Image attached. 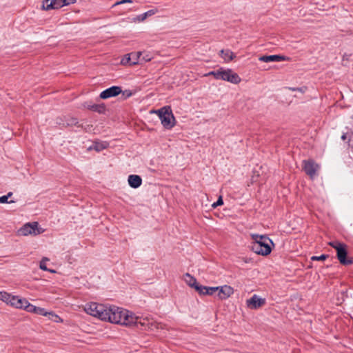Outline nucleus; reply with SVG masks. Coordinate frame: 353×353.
<instances>
[{"label": "nucleus", "mask_w": 353, "mask_h": 353, "mask_svg": "<svg viewBox=\"0 0 353 353\" xmlns=\"http://www.w3.org/2000/svg\"><path fill=\"white\" fill-rule=\"evenodd\" d=\"M219 79L237 84L240 83L241 78L237 73L234 72L231 69L220 68Z\"/></svg>", "instance_id": "obj_6"}, {"label": "nucleus", "mask_w": 353, "mask_h": 353, "mask_svg": "<svg viewBox=\"0 0 353 353\" xmlns=\"http://www.w3.org/2000/svg\"><path fill=\"white\" fill-rule=\"evenodd\" d=\"M328 258V255L322 254L321 256H313L311 257L312 261H325Z\"/></svg>", "instance_id": "obj_31"}, {"label": "nucleus", "mask_w": 353, "mask_h": 353, "mask_svg": "<svg viewBox=\"0 0 353 353\" xmlns=\"http://www.w3.org/2000/svg\"><path fill=\"white\" fill-rule=\"evenodd\" d=\"M163 328L164 325H163L161 323H158L154 319H152V320H150V325L147 330L157 331L159 330H162Z\"/></svg>", "instance_id": "obj_19"}, {"label": "nucleus", "mask_w": 353, "mask_h": 353, "mask_svg": "<svg viewBox=\"0 0 353 353\" xmlns=\"http://www.w3.org/2000/svg\"><path fill=\"white\" fill-rule=\"evenodd\" d=\"M341 139H342L343 140H345V139H346V134H343V135L341 136Z\"/></svg>", "instance_id": "obj_41"}, {"label": "nucleus", "mask_w": 353, "mask_h": 353, "mask_svg": "<svg viewBox=\"0 0 353 353\" xmlns=\"http://www.w3.org/2000/svg\"><path fill=\"white\" fill-rule=\"evenodd\" d=\"M49 259L47 258V257H43L41 261H40V263H39V268L40 269H41L42 270H44V271H48L51 273H55L56 271L54 270H51V269H48L46 266V262L49 261Z\"/></svg>", "instance_id": "obj_20"}, {"label": "nucleus", "mask_w": 353, "mask_h": 353, "mask_svg": "<svg viewBox=\"0 0 353 353\" xmlns=\"http://www.w3.org/2000/svg\"><path fill=\"white\" fill-rule=\"evenodd\" d=\"M329 245L336 250L337 258L341 264L350 265L353 263L351 259H347L346 258L347 252L346 245L344 243L339 241H332L329 243Z\"/></svg>", "instance_id": "obj_4"}, {"label": "nucleus", "mask_w": 353, "mask_h": 353, "mask_svg": "<svg viewBox=\"0 0 353 353\" xmlns=\"http://www.w3.org/2000/svg\"><path fill=\"white\" fill-rule=\"evenodd\" d=\"M289 58L281 55H263L259 57V60L262 62H279L283 61H287Z\"/></svg>", "instance_id": "obj_13"}, {"label": "nucleus", "mask_w": 353, "mask_h": 353, "mask_svg": "<svg viewBox=\"0 0 353 353\" xmlns=\"http://www.w3.org/2000/svg\"><path fill=\"white\" fill-rule=\"evenodd\" d=\"M303 168L305 172L309 175L311 179H313L316 175L317 171L319 169V165L315 163L312 160L303 161Z\"/></svg>", "instance_id": "obj_7"}, {"label": "nucleus", "mask_w": 353, "mask_h": 353, "mask_svg": "<svg viewBox=\"0 0 353 353\" xmlns=\"http://www.w3.org/2000/svg\"><path fill=\"white\" fill-rule=\"evenodd\" d=\"M134 320L132 323V325H135L137 327H140L143 330H147L150 323V320H152V318L150 317H138L134 316Z\"/></svg>", "instance_id": "obj_11"}, {"label": "nucleus", "mask_w": 353, "mask_h": 353, "mask_svg": "<svg viewBox=\"0 0 353 353\" xmlns=\"http://www.w3.org/2000/svg\"><path fill=\"white\" fill-rule=\"evenodd\" d=\"M265 304V299L254 294L250 299L246 301V305L251 310H257Z\"/></svg>", "instance_id": "obj_8"}, {"label": "nucleus", "mask_w": 353, "mask_h": 353, "mask_svg": "<svg viewBox=\"0 0 353 353\" xmlns=\"http://www.w3.org/2000/svg\"><path fill=\"white\" fill-rule=\"evenodd\" d=\"M251 238L253 240L251 244L252 250L257 254L266 256L271 251V245H273L272 240L266 235L252 234Z\"/></svg>", "instance_id": "obj_2"}, {"label": "nucleus", "mask_w": 353, "mask_h": 353, "mask_svg": "<svg viewBox=\"0 0 353 353\" xmlns=\"http://www.w3.org/2000/svg\"><path fill=\"white\" fill-rule=\"evenodd\" d=\"M183 280L185 283L192 288L198 283L196 279L189 273H186L183 275Z\"/></svg>", "instance_id": "obj_18"}, {"label": "nucleus", "mask_w": 353, "mask_h": 353, "mask_svg": "<svg viewBox=\"0 0 353 353\" xmlns=\"http://www.w3.org/2000/svg\"><path fill=\"white\" fill-rule=\"evenodd\" d=\"M48 313V312L46 311V310L44 308L39 307H37V312H36L37 314L44 316H47Z\"/></svg>", "instance_id": "obj_33"}, {"label": "nucleus", "mask_w": 353, "mask_h": 353, "mask_svg": "<svg viewBox=\"0 0 353 353\" xmlns=\"http://www.w3.org/2000/svg\"><path fill=\"white\" fill-rule=\"evenodd\" d=\"M121 63L122 65H126V64L133 65L132 63L130 53L125 55L124 57L122 58V59L121 60Z\"/></svg>", "instance_id": "obj_26"}, {"label": "nucleus", "mask_w": 353, "mask_h": 353, "mask_svg": "<svg viewBox=\"0 0 353 353\" xmlns=\"http://www.w3.org/2000/svg\"><path fill=\"white\" fill-rule=\"evenodd\" d=\"M44 230L39 226L37 222L28 223L19 230V234L23 236L42 234Z\"/></svg>", "instance_id": "obj_5"}, {"label": "nucleus", "mask_w": 353, "mask_h": 353, "mask_svg": "<svg viewBox=\"0 0 353 353\" xmlns=\"http://www.w3.org/2000/svg\"><path fill=\"white\" fill-rule=\"evenodd\" d=\"M26 304V299L21 298L19 296L11 295L8 305L17 308L23 309L24 305Z\"/></svg>", "instance_id": "obj_14"}, {"label": "nucleus", "mask_w": 353, "mask_h": 353, "mask_svg": "<svg viewBox=\"0 0 353 353\" xmlns=\"http://www.w3.org/2000/svg\"><path fill=\"white\" fill-rule=\"evenodd\" d=\"M193 288L196 292H198L199 294L205 295L206 286H203L200 285L199 283H197Z\"/></svg>", "instance_id": "obj_25"}, {"label": "nucleus", "mask_w": 353, "mask_h": 353, "mask_svg": "<svg viewBox=\"0 0 353 353\" xmlns=\"http://www.w3.org/2000/svg\"><path fill=\"white\" fill-rule=\"evenodd\" d=\"M65 6L69 5L70 3H73L76 1V0H65Z\"/></svg>", "instance_id": "obj_38"}, {"label": "nucleus", "mask_w": 353, "mask_h": 353, "mask_svg": "<svg viewBox=\"0 0 353 353\" xmlns=\"http://www.w3.org/2000/svg\"><path fill=\"white\" fill-rule=\"evenodd\" d=\"M220 69L214 71H210L204 74V77L213 76L216 79H219Z\"/></svg>", "instance_id": "obj_29"}, {"label": "nucleus", "mask_w": 353, "mask_h": 353, "mask_svg": "<svg viewBox=\"0 0 353 353\" xmlns=\"http://www.w3.org/2000/svg\"><path fill=\"white\" fill-rule=\"evenodd\" d=\"M132 63L135 65L138 63L139 61L141 59L142 53L141 52L130 53Z\"/></svg>", "instance_id": "obj_21"}, {"label": "nucleus", "mask_w": 353, "mask_h": 353, "mask_svg": "<svg viewBox=\"0 0 353 353\" xmlns=\"http://www.w3.org/2000/svg\"><path fill=\"white\" fill-rule=\"evenodd\" d=\"M65 0H43L42 8L45 10L59 9L65 6Z\"/></svg>", "instance_id": "obj_10"}, {"label": "nucleus", "mask_w": 353, "mask_h": 353, "mask_svg": "<svg viewBox=\"0 0 353 353\" xmlns=\"http://www.w3.org/2000/svg\"><path fill=\"white\" fill-rule=\"evenodd\" d=\"M132 0H121V1L115 3L114 6H117V5H119V4H121V3H132Z\"/></svg>", "instance_id": "obj_37"}, {"label": "nucleus", "mask_w": 353, "mask_h": 353, "mask_svg": "<svg viewBox=\"0 0 353 353\" xmlns=\"http://www.w3.org/2000/svg\"><path fill=\"white\" fill-rule=\"evenodd\" d=\"M219 287H207L205 290V295H212L214 293L217 292Z\"/></svg>", "instance_id": "obj_30"}, {"label": "nucleus", "mask_w": 353, "mask_h": 353, "mask_svg": "<svg viewBox=\"0 0 353 353\" xmlns=\"http://www.w3.org/2000/svg\"><path fill=\"white\" fill-rule=\"evenodd\" d=\"M156 12H157V11L154 10H150L147 11L146 12L143 13V14H141L139 17L141 18V20L143 21V20L145 19L148 17H150V16L154 14Z\"/></svg>", "instance_id": "obj_28"}, {"label": "nucleus", "mask_w": 353, "mask_h": 353, "mask_svg": "<svg viewBox=\"0 0 353 353\" xmlns=\"http://www.w3.org/2000/svg\"><path fill=\"white\" fill-rule=\"evenodd\" d=\"M83 107L93 112L103 114L105 112L106 108L104 103L97 104L91 101H87L83 103Z\"/></svg>", "instance_id": "obj_12"}, {"label": "nucleus", "mask_w": 353, "mask_h": 353, "mask_svg": "<svg viewBox=\"0 0 353 353\" xmlns=\"http://www.w3.org/2000/svg\"><path fill=\"white\" fill-rule=\"evenodd\" d=\"M8 198L6 195L2 196L0 197V203H13V201H8Z\"/></svg>", "instance_id": "obj_34"}, {"label": "nucleus", "mask_w": 353, "mask_h": 353, "mask_svg": "<svg viewBox=\"0 0 353 353\" xmlns=\"http://www.w3.org/2000/svg\"><path fill=\"white\" fill-rule=\"evenodd\" d=\"M126 93V97H129L132 95V93L130 91H127L125 90L124 92H123V94H125Z\"/></svg>", "instance_id": "obj_39"}, {"label": "nucleus", "mask_w": 353, "mask_h": 353, "mask_svg": "<svg viewBox=\"0 0 353 353\" xmlns=\"http://www.w3.org/2000/svg\"><path fill=\"white\" fill-rule=\"evenodd\" d=\"M12 195V192H10L8 193L7 195H6V196H8V198L10 197Z\"/></svg>", "instance_id": "obj_40"}, {"label": "nucleus", "mask_w": 353, "mask_h": 353, "mask_svg": "<svg viewBox=\"0 0 353 353\" xmlns=\"http://www.w3.org/2000/svg\"><path fill=\"white\" fill-rule=\"evenodd\" d=\"M121 92L122 90L120 86H112L102 91L99 97L101 99H107L110 97H117Z\"/></svg>", "instance_id": "obj_9"}, {"label": "nucleus", "mask_w": 353, "mask_h": 353, "mask_svg": "<svg viewBox=\"0 0 353 353\" xmlns=\"http://www.w3.org/2000/svg\"><path fill=\"white\" fill-rule=\"evenodd\" d=\"M159 116L161 124L165 128L171 129L174 126L175 118L169 106H165L155 111Z\"/></svg>", "instance_id": "obj_3"}, {"label": "nucleus", "mask_w": 353, "mask_h": 353, "mask_svg": "<svg viewBox=\"0 0 353 353\" xmlns=\"http://www.w3.org/2000/svg\"><path fill=\"white\" fill-rule=\"evenodd\" d=\"M37 307H38L30 303L26 299V304L24 305L23 309L28 312L36 314Z\"/></svg>", "instance_id": "obj_22"}, {"label": "nucleus", "mask_w": 353, "mask_h": 353, "mask_svg": "<svg viewBox=\"0 0 353 353\" xmlns=\"http://www.w3.org/2000/svg\"><path fill=\"white\" fill-rule=\"evenodd\" d=\"M11 295V294L6 292L0 291V300L8 305Z\"/></svg>", "instance_id": "obj_24"}, {"label": "nucleus", "mask_w": 353, "mask_h": 353, "mask_svg": "<svg viewBox=\"0 0 353 353\" xmlns=\"http://www.w3.org/2000/svg\"><path fill=\"white\" fill-rule=\"evenodd\" d=\"M293 91H299V92H304L306 90V88L305 87H302V88H290Z\"/></svg>", "instance_id": "obj_35"}, {"label": "nucleus", "mask_w": 353, "mask_h": 353, "mask_svg": "<svg viewBox=\"0 0 353 353\" xmlns=\"http://www.w3.org/2000/svg\"><path fill=\"white\" fill-rule=\"evenodd\" d=\"M84 310L91 316L112 323L132 326V323L134 321V315L131 312L114 305L90 303L85 305Z\"/></svg>", "instance_id": "obj_1"}, {"label": "nucleus", "mask_w": 353, "mask_h": 353, "mask_svg": "<svg viewBox=\"0 0 353 353\" xmlns=\"http://www.w3.org/2000/svg\"><path fill=\"white\" fill-rule=\"evenodd\" d=\"M220 55L226 62L230 61L235 57L234 54L230 50H221Z\"/></svg>", "instance_id": "obj_17"}, {"label": "nucleus", "mask_w": 353, "mask_h": 353, "mask_svg": "<svg viewBox=\"0 0 353 353\" xmlns=\"http://www.w3.org/2000/svg\"><path fill=\"white\" fill-rule=\"evenodd\" d=\"M218 296L220 299H226L230 297L234 293V290L229 285H223L219 287Z\"/></svg>", "instance_id": "obj_15"}, {"label": "nucleus", "mask_w": 353, "mask_h": 353, "mask_svg": "<svg viewBox=\"0 0 353 353\" xmlns=\"http://www.w3.org/2000/svg\"><path fill=\"white\" fill-rule=\"evenodd\" d=\"M152 59V57L150 54H146L145 56H143L141 57V60L144 61H149Z\"/></svg>", "instance_id": "obj_36"}, {"label": "nucleus", "mask_w": 353, "mask_h": 353, "mask_svg": "<svg viewBox=\"0 0 353 353\" xmlns=\"http://www.w3.org/2000/svg\"><path fill=\"white\" fill-rule=\"evenodd\" d=\"M223 204V201L222 196H220L219 197L218 200L212 204V208H216L219 205H222Z\"/></svg>", "instance_id": "obj_32"}, {"label": "nucleus", "mask_w": 353, "mask_h": 353, "mask_svg": "<svg viewBox=\"0 0 353 353\" xmlns=\"http://www.w3.org/2000/svg\"><path fill=\"white\" fill-rule=\"evenodd\" d=\"M107 147V144L105 143H95L93 149L96 151H101L103 149H105Z\"/></svg>", "instance_id": "obj_27"}, {"label": "nucleus", "mask_w": 353, "mask_h": 353, "mask_svg": "<svg viewBox=\"0 0 353 353\" xmlns=\"http://www.w3.org/2000/svg\"><path fill=\"white\" fill-rule=\"evenodd\" d=\"M47 316L48 317V319L50 320L53 321L54 322H56V323L63 322L62 319L53 312H48Z\"/></svg>", "instance_id": "obj_23"}, {"label": "nucleus", "mask_w": 353, "mask_h": 353, "mask_svg": "<svg viewBox=\"0 0 353 353\" xmlns=\"http://www.w3.org/2000/svg\"><path fill=\"white\" fill-rule=\"evenodd\" d=\"M129 185L132 188H137L141 186L142 183V179L141 176L136 174H131L128 176V179Z\"/></svg>", "instance_id": "obj_16"}]
</instances>
